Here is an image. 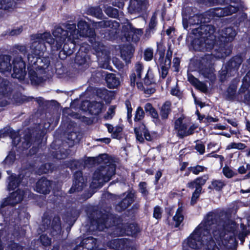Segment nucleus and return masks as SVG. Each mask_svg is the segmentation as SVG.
Segmentation results:
<instances>
[{"label": "nucleus", "mask_w": 250, "mask_h": 250, "mask_svg": "<svg viewBox=\"0 0 250 250\" xmlns=\"http://www.w3.org/2000/svg\"><path fill=\"white\" fill-rule=\"evenodd\" d=\"M88 218L90 225L101 231L112 227H115L116 229L120 230L123 224L121 217L110 213L105 210L93 209L89 213Z\"/></svg>", "instance_id": "obj_1"}, {"label": "nucleus", "mask_w": 250, "mask_h": 250, "mask_svg": "<svg viewBox=\"0 0 250 250\" xmlns=\"http://www.w3.org/2000/svg\"><path fill=\"white\" fill-rule=\"evenodd\" d=\"M89 159L92 164H104L99 167L93 173V181L99 184L106 183L115 174L116 165L111 162L112 158L108 154H101L96 157H91Z\"/></svg>", "instance_id": "obj_2"}, {"label": "nucleus", "mask_w": 250, "mask_h": 250, "mask_svg": "<svg viewBox=\"0 0 250 250\" xmlns=\"http://www.w3.org/2000/svg\"><path fill=\"white\" fill-rule=\"evenodd\" d=\"M93 26L105 40L113 41L118 38L119 23L116 21L102 20L93 22Z\"/></svg>", "instance_id": "obj_3"}, {"label": "nucleus", "mask_w": 250, "mask_h": 250, "mask_svg": "<svg viewBox=\"0 0 250 250\" xmlns=\"http://www.w3.org/2000/svg\"><path fill=\"white\" fill-rule=\"evenodd\" d=\"M237 34L234 27H227L222 30L219 40L221 42L218 48H215L214 56L217 59H224L231 51L226 48V44L232 42Z\"/></svg>", "instance_id": "obj_4"}, {"label": "nucleus", "mask_w": 250, "mask_h": 250, "mask_svg": "<svg viewBox=\"0 0 250 250\" xmlns=\"http://www.w3.org/2000/svg\"><path fill=\"white\" fill-rule=\"evenodd\" d=\"M215 53V49L214 53ZM214 54H205L197 60V64L200 73L213 83L216 80V75L214 73L213 57Z\"/></svg>", "instance_id": "obj_5"}, {"label": "nucleus", "mask_w": 250, "mask_h": 250, "mask_svg": "<svg viewBox=\"0 0 250 250\" xmlns=\"http://www.w3.org/2000/svg\"><path fill=\"white\" fill-rule=\"evenodd\" d=\"M209 241L210 239L201 229V228L197 227L188 237L187 245L189 248L197 250L200 249L202 245L205 243L207 250H220L217 246L216 248L213 246L210 248L208 246Z\"/></svg>", "instance_id": "obj_6"}, {"label": "nucleus", "mask_w": 250, "mask_h": 250, "mask_svg": "<svg viewBox=\"0 0 250 250\" xmlns=\"http://www.w3.org/2000/svg\"><path fill=\"white\" fill-rule=\"evenodd\" d=\"M244 61L241 54H237L231 57L225 64L219 72V79L221 83H224L227 78L234 76Z\"/></svg>", "instance_id": "obj_7"}, {"label": "nucleus", "mask_w": 250, "mask_h": 250, "mask_svg": "<svg viewBox=\"0 0 250 250\" xmlns=\"http://www.w3.org/2000/svg\"><path fill=\"white\" fill-rule=\"evenodd\" d=\"M223 221V219L221 218L218 214L210 211L209 212L205 217L204 223H201L197 227H200L201 229L202 230V231L207 235L208 238L210 239V241L208 245L210 248L211 247V245L212 247H215V248H217L216 244L213 239H212L211 234L212 226H219L222 224V221Z\"/></svg>", "instance_id": "obj_8"}, {"label": "nucleus", "mask_w": 250, "mask_h": 250, "mask_svg": "<svg viewBox=\"0 0 250 250\" xmlns=\"http://www.w3.org/2000/svg\"><path fill=\"white\" fill-rule=\"evenodd\" d=\"M198 4H204L207 2L211 3H222L228 1L230 4L228 6L224 8H215L212 12L213 16L217 17H223L229 15H232L233 13L239 11L241 7V2L243 1H196Z\"/></svg>", "instance_id": "obj_9"}, {"label": "nucleus", "mask_w": 250, "mask_h": 250, "mask_svg": "<svg viewBox=\"0 0 250 250\" xmlns=\"http://www.w3.org/2000/svg\"><path fill=\"white\" fill-rule=\"evenodd\" d=\"M192 40L191 45L195 51L202 52H210L214 47V43L212 39H206L202 36L192 35Z\"/></svg>", "instance_id": "obj_10"}, {"label": "nucleus", "mask_w": 250, "mask_h": 250, "mask_svg": "<svg viewBox=\"0 0 250 250\" xmlns=\"http://www.w3.org/2000/svg\"><path fill=\"white\" fill-rule=\"evenodd\" d=\"M216 28L211 24H202L197 28L192 29L190 34L194 36H202L206 39H212L215 43L216 36L214 35Z\"/></svg>", "instance_id": "obj_11"}, {"label": "nucleus", "mask_w": 250, "mask_h": 250, "mask_svg": "<svg viewBox=\"0 0 250 250\" xmlns=\"http://www.w3.org/2000/svg\"><path fill=\"white\" fill-rule=\"evenodd\" d=\"M13 73L12 77L20 80H24L27 74L26 63L21 57H15L12 61Z\"/></svg>", "instance_id": "obj_12"}, {"label": "nucleus", "mask_w": 250, "mask_h": 250, "mask_svg": "<svg viewBox=\"0 0 250 250\" xmlns=\"http://www.w3.org/2000/svg\"><path fill=\"white\" fill-rule=\"evenodd\" d=\"M86 183L87 178L83 177V171L80 170L76 171L73 174V184L69 190V193L82 191Z\"/></svg>", "instance_id": "obj_13"}, {"label": "nucleus", "mask_w": 250, "mask_h": 250, "mask_svg": "<svg viewBox=\"0 0 250 250\" xmlns=\"http://www.w3.org/2000/svg\"><path fill=\"white\" fill-rule=\"evenodd\" d=\"M52 34L56 38V40L55 41V45L54 46L56 47V50H58L61 49L62 47V44H63L62 50L66 56H70L74 52V49L75 44L73 42H71V46H69L68 44L64 43L66 39V36L63 37L61 34H58L57 36H56V35L54 34V30L52 32Z\"/></svg>", "instance_id": "obj_14"}, {"label": "nucleus", "mask_w": 250, "mask_h": 250, "mask_svg": "<svg viewBox=\"0 0 250 250\" xmlns=\"http://www.w3.org/2000/svg\"><path fill=\"white\" fill-rule=\"evenodd\" d=\"M62 27L57 26L54 29V34L57 36L61 34L63 37L66 36V39H70V37L75 34L76 25L75 23L67 22L62 24Z\"/></svg>", "instance_id": "obj_15"}, {"label": "nucleus", "mask_w": 250, "mask_h": 250, "mask_svg": "<svg viewBox=\"0 0 250 250\" xmlns=\"http://www.w3.org/2000/svg\"><path fill=\"white\" fill-rule=\"evenodd\" d=\"M29 63L31 64L36 70H44L50 65L49 58L43 57L42 56H32L28 55Z\"/></svg>", "instance_id": "obj_16"}, {"label": "nucleus", "mask_w": 250, "mask_h": 250, "mask_svg": "<svg viewBox=\"0 0 250 250\" xmlns=\"http://www.w3.org/2000/svg\"><path fill=\"white\" fill-rule=\"evenodd\" d=\"M149 1H129L128 11L131 14H144L149 5Z\"/></svg>", "instance_id": "obj_17"}, {"label": "nucleus", "mask_w": 250, "mask_h": 250, "mask_svg": "<svg viewBox=\"0 0 250 250\" xmlns=\"http://www.w3.org/2000/svg\"><path fill=\"white\" fill-rule=\"evenodd\" d=\"M77 26L78 32L81 37L95 39L96 37L95 29L91 27L90 24L85 21L80 20L78 22Z\"/></svg>", "instance_id": "obj_18"}, {"label": "nucleus", "mask_w": 250, "mask_h": 250, "mask_svg": "<svg viewBox=\"0 0 250 250\" xmlns=\"http://www.w3.org/2000/svg\"><path fill=\"white\" fill-rule=\"evenodd\" d=\"M140 231V227L137 223L127 222L122 224L119 234L121 235L135 236Z\"/></svg>", "instance_id": "obj_19"}, {"label": "nucleus", "mask_w": 250, "mask_h": 250, "mask_svg": "<svg viewBox=\"0 0 250 250\" xmlns=\"http://www.w3.org/2000/svg\"><path fill=\"white\" fill-rule=\"evenodd\" d=\"M208 174H204L201 176H199L193 180L190 181L186 185V187L189 189H195L194 191L196 192H202V187L205 185L207 180L208 179Z\"/></svg>", "instance_id": "obj_20"}, {"label": "nucleus", "mask_w": 250, "mask_h": 250, "mask_svg": "<svg viewBox=\"0 0 250 250\" xmlns=\"http://www.w3.org/2000/svg\"><path fill=\"white\" fill-rule=\"evenodd\" d=\"M52 181L42 177L38 180L36 184V191L44 195L49 194L51 190Z\"/></svg>", "instance_id": "obj_21"}, {"label": "nucleus", "mask_w": 250, "mask_h": 250, "mask_svg": "<svg viewBox=\"0 0 250 250\" xmlns=\"http://www.w3.org/2000/svg\"><path fill=\"white\" fill-rule=\"evenodd\" d=\"M135 193L132 191L128 192L126 196L115 206V210L121 212L126 209L134 202Z\"/></svg>", "instance_id": "obj_22"}, {"label": "nucleus", "mask_w": 250, "mask_h": 250, "mask_svg": "<svg viewBox=\"0 0 250 250\" xmlns=\"http://www.w3.org/2000/svg\"><path fill=\"white\" fill-rule=\"evenodd\" d=\"M31 53L28 55L32 56H43L46 50V47L42 41L40 39H36L30 45Z\"/></svg>", "instance_id": "obj_23"}, {"label": "nucleus", "mask_w": 250, "mask_h": 250, "mask_svg": "<svg viewBox=\"0 0 250 250\" xmlns=\"http://www.w3.org/2000/svg\"><path fill=\"white\" fill-rule=\"evenodd\" d=\"M184 119V115H182L174 122V129L177 131V136L180 139H183L186 137V132L188 126V123L183 122Z\"/></svg>", "instance_id": "obj_24"}, {"label": "nucleus", "mask_w": 250, "mask_h": 250, "mask_svg": "<svg viewBox=\"0 0 250 250\" xmlns=\"http://www.w3.org/2000/svg\"><path fill=\"white\" fill-rule=\"evenodd\" d=\"M88 51L89 49L88 48L81 46L75 58V63L79 66L85 65V66H86L88 65L87 61L89 59V57L87 54Z\"/></svg>", "instance_id": "obj_25"}, {"label": "nucleus", "mask_w": 250, "mask_h": 250, "mask_svg": "<svg viewBox=\"0 0 250 250\" xmlns=\"http://www.w3.org/2000/svg\"><path fill=\"white\" fill-rule=\"evenodd\" d=\"M136 34V29L133 26L131 23L128 22L123 25L121 30L122 39L125 38V41L128 42H131Z\"/></svg>", "instance_id": "obj_26"}, {"label": "nucleus", "mask_w": 250, "mask_h": 250, "mask_svg": "<svg viewBox=\"0 0 250 250\" xmlns=\"http://www.w3.org/2000/svg\"><path fill=\"white\" fill-rule=\"evenodd\" d=\"M27 69L28 77L32 84L37 85L43 82V78L38 75L37 73L38 70H36L31 64H28Z\"/></svg>", "instance_id": "obj_27"}, {"label": "nucleus", "mask_w": 250, "mask_h": 250, "mask_svg": "<svg viewBox=\"0 0 250 250\" xmlns=\"http://www.w3.org/2000/svg\"><path fill=\"white\" fill-rule=\"evenodd\" d=\"M37 141L41 142V138L40 135H36L34 137L30 131H28L23 136V141L21 144V147L23 149H27L32 146L33 142Z\"/></svg>", "instance_id": "obj_28"}, {"label": "nucleus", "mask_w": 250, "mask_h": 250, "mask_svg": "<svg viewBox=\"0 0 250 250\" xmlns=\"http://www.w3.org/2000/svg\"><path fill=\"white\" fill-rule=\"evenodd\" d=\"M11 56L9 55H0V72H10L12 65L10 63Z\"/></svg>", "instance_id": "obj_29"}, {"label": "nucleus", "mask_w": 250, "mask_h": 250, "mask_svg": "<svg viewBox=\"0 0 250 250\" xmlns=\"http://www.w3.org/2000/svg\"><path fill=\"white\" fill-rule=\"evenodd\" d=\"M237 86L238 83L236 81L233 80L230 82L225 92L226 100L231 101L235 100L237 97Z\"/></svg>", "instance_id": "obj_30"}, {"label": "nucleus", "mask_w": 250, "mask_h": 250, "mask_svg": "<svg viewBox=\"0 0 250 250\" xmlns=\"http://www.w3.org/2000/svg\"><path fill=\"white\" fill-rule=\"evenodd\" d=\"M134 52V48L131 44L124 45L120 50L121 56L126 63L130 62Z\"/></svg>", "instance_id": "obj_31"}, {"label": "nucleus", "mask_w": 250, "mask_h": 250, "mask_svg": "<svg viewBox=\"0 0 250 250\" xmlns=\"http://www.w3.org/2000/svg\"><path fill=\"white\" fill-rule=\"evenodd\" d=\"M104 107V104L102 102L93 101L88 102L87 106V110L92 115H98L100 114Z\"/></svg>", "instance_id": "obj_32"}, {"label": "nucleus", "mask_w": 250, "mask_h": 250, "mask_svg": "<svg viewBox=\"0 0 250 250\" xmlns=\"http://www.w3.org/2000/svg\"><path fill=\"white\" fill-rule=\"evenodd\" d=\"M81 211L75 208H71L65 215L64 219L65 220L69 225L72 226L76 222L78 218L79 217Z\"/></svg>", "instance_id": "obj_33"}, {"label": "nucleus", "mask_w": 250, "mask_h": 250, "mask_svg": "<svg viewBox=\"0 0 250 250\" xmlns=\"http://www.w3.org/2000/svg\"><path fill=\"white\" fill-rule=\"evenodd\" d=\"M106 86L110 89L117 88L120 84V78L114 73H107L105 77Z\"/></svg>", "instance_id": "obj_34"}, {"label": "nucleus", "mask_w": 250, "mask_h": 250, "mask_svg": "<svg viewBox=\"0 0 250 250\" xmlns=\"http://www.w3.org/2000/svg\"><path fill=\"white\" fill-rule=\"evenodd\" d=\"M144 109L146 112L148 113V115L153 119V121L156 125L161 123V122L159 118L158 113L151 103H147L146 104Z\"/></svg>", "instance_id": "obj_35"}, {"label": "nucleus", "mask_w": 250, "mask_h": 250, "mask_svg": "<svg viewBox=\"0 0 250 250\" xmlns=\"http://www.w3.org/2000/svg\"><path fill=\"white\" fill-rule=\"evenodd\" d=\"M85 250H96L98 248L97 240L92 236L83 239L80 243Z\"/></svg>", "instance_id": "obj_36"}, {"label": "nucleus", "mask_w": 250, "mask_h": 250, "mask_svg": "<svg viewBox=\"0 0 250 250\" xmlns=\"http://www.w3.org/2000/svg\"><path fill=\"white\" fill-rule=\"evenodd\" d=\"M108 247L111 249L115 250H124L127 245L123 239H114L107 243Z\"/></svg>", "instance_id": "obj_37"}, {"label": "nucleus", "mask_w": 250, "mask_h": 250, "mask_svg": "<svg viewBox=\"0 0 250 250\" xmlns=\"http://www.w3.org/2000/svg\"><path fill=\"white\" fill-rule=\"evenodd\" d=\"M160 115L162 120H166L168 118L171 109V103L169 101L165 102L160 107Z\"/></svg>", "instance_id": "obj_38"}, {"label": "nucleus", "mask_w": 250, "mask_h": 250, "mask_svg": "<svg viewBox=\"0 0 250 250\" xmlns=\"http://www.w3.org/2000/svg\"><path fill=\"white\" fill-rule=\"evenodd\" d=\"M12 54L15 57H28L27 48L24 45L15 44L12 48Z\"/></svg>", "instance_id": "obj_39"}, {"label": "nucleus", "mask_w": 250, "mask_h": 250, "mask_svg": "<svg viewBox=\"0 0 250 250\" xmlns=\"http://www.w3.org/2000/svg\"><path fill=\"white\" fill-rule=\"evenodd\" d=\"M211 234L212 238L213 237L216 241H222L224 239L226 233L222 226L220 227L219 225L215 226L212 231L211 230Z\"/></svg>", "instance_id": "obj_40"}, {"label": "nucleus", "mask_w": 250, "mask_h": 250, "mask_svg": "<svg viewBox=\"0 0 250 250\" xmlns=\"http://www.w3.org/2000/svg\"><path fill=\"white\" fill-rule=\"evenodd\" d=\"M70 150L63 148H59V150L52 151L51 155L53 158L57 160H62L66 158L69 155Z\"/></svg>", "instance_id": "obj_41"}, {"label": "nucleus", "mask_w": 250, "mask_h": 250, "mask_svg": "<svg viewBox=\"0 0 250 250\" xmlns=\"http://www.w3.org/2000/svg\"><path fill=\"white\" fill-rule=\"evenodd\" d=\"M221 225H222L223 229H224V230L226 233H234L237 228L236 223L234 221L230 219H228L227 220H224L223 219Z\"/></svg>", "instance_id": "obj_42"}, {"label": "nucleus", "mask_w": 250, "mask_h": 250, "mask_svg": "<svg viewBox=\"0 0 250 250\" xmlns=\"http://www.w3.org/2000/svg\"><path fill=\"white\" fill-rule=\"evenodd\" d=\"M144 129H145V124L144 122H140L136 124V126L134 128L136 140L140 143H144L145 142L142 134L143 130H144Z\"/></svg>", "instance_id": "obj_43"}, {"label": "nucleus", "mask_w": 250, "mask_h": 250, "mask_svg": "<svg viewBox=\"0 0 250 250\" xmlns=\"http://www.w3.org/2000/svg\"><path fill=\"white\" fill-rule=\"evenodd\" d=\"M12 91V89L8 85V82L5 81L3 83H1L0 89V97L2 99L7 100L11 96Z\"/></svg>", "instance_id": "obj_44"}, {"label": "nucleus", "mask_w": 250, "mask_h": 250, "mask_svg": "<svg viewBox=\"0 0 250 250\" xmlns=\"http://www.w3.org/2000/svg\"><path fill=\"white\" fill-rule=\"evenodd\" d=\"M36 39H40L43 41L44 43H48L52 45L55 43L56 38H53L49 32H44L42 34H38L36 35Z\"/></svg>", "instance_id": "obj_45"}, {"label": "nucleus", "mask_w": 250, "mask_h": 250, "mask_svg": "<svg viewBox=\"0 0 250 250\" xmlns=\"http://www.w3.org/2000/svg\"><path fill=\"white\" fill-rule=\"evenodd\" d=\"M21 182V178L16 175H11L9 177V182L7 188L9 191L14 190L18 188Z\"/></svg>", "instance_id": "obj_46"}, {"label": "nucleus", "mask_w": 250, "mask_h": 250, "mask_svg": "<svg viewBox=\"0 0 250 250\" xmlns=\"http://www.w3.org/2000/svg\"><path fill=\"white\" fill-rule=\"evenodd\" d=\"M226 186V184L224 181L213 179L211 182V184L208 188L209 189L215 190L216 191H221Z\"/></svg>", "instance_id": "obj_47"}, {"label": "nucleus", "mask_w": 250, "mask_h": 250, "mask_svg": "<svg viewBox=\"0 0 250 250\" xmlns=\"http://www.w3.org/2000/svg\"><path fill=\"white\" fill-rule=\"evenodd\" d=\"M51 233H54L55 232V234H58L60 233L62 228H61V219L59 216H55L52 221L51 226Z\"/></svg>", "instance_id": "obj_48"}, {"label": "nucleus", "mask_w": 250, "mask_h": 250, "mask_svg": "<svg viewBox=\"0 0 250 250\" xmlns=\"http://www.w3.org/2000/svg\"><path fill=\"white\" fill-rule=\"evenodd\" d=\"M166 51V47L163 43H157V50L155 56V59L156 60V56L157 55H159L158 62L160 65L163 64V60L164 59L165 54Z\"/></svg>", "instance_id": "obj_49"}, {"label": "nucleus", "mask_w": 250, "mask_h": 250, "mask_svg": "<svg viewBox=\"0 0 250 250\" xmlns=\"http://www.w3.org/2000/svg\"><path fill=\"white\" fill-rule=\"evenodd\" d=\"M16 1H0V9L11 12L16 7Z\"/></svg>", "instance_id": "obj_50"}, {"label": "nucleus", "mask_w": 250, "mask_h": 250, "mask_svg": "<svg viewBox=\"0 0 250 250\" xmlns=\"http://www.w3.org/2000/svg\"><path fill=\"white\" fill-rule=\"evenodd\" d=\"M10 197L13 201V205H16L23 200V192L18 189L15 191L12 192Z\"/></svg>", "instance_id": "obj_51"}, {"label": "nucleus", "mask_w": 250, "mask_h": 250, "mask_svg": "<svg viewBox=\"0 0 250 250\" xmlns=\"http://www.w3.org/2000/svg\"><path fill=\"white\" fill-rule=\"evenodd\" d=\"M138 190L141 193L142 196L146 199L149 194L147 188V183L146 182H140L138 184Z\"/></svg>", "instance_id": "obj_52"}, {"label": "nucleus", "mask_w": 250, "mask_h": 250, "mask_svg": "<svg viewBox=\"0 0 250 250\" xmlns=\"http://www.w3.org/2000/svg\"><path fill=\"white\" fill-rule=\"evenodd\" d=\"M88 14L99 19H102L103 16L102 10L99 6L90 7L87 10Z\"/></svg>", "instance_id": "obj_53"}, {"label": "nucleus", "mask_w": 250, "mask_h": 250, "mask_svg": "<svg viewBox=\"0 0 250 250\" xmlns=\"http://www.w3.org/2000/svg\"><path fill=\"white\" fill-rule=\"evenodd\" d=\"M63 165L65 167L73 170L80 168L82 163L79 160L73 159L65 161Z\"/></svg>", "instance_id": "obj_54"}, {"label": "nucleus", "mask_w": 250, "mask_h": 250, "mask_svg": "<svg viewBox=\"0 0 250 250\" xmlns=\"http://www.w3.org/2000/svg\"><path fill=\"white\" fill-rule=\"evenodd\" d=\"M16 160V153L14 151H10L7 155V156L5 157V158L4 159V160L2 161V163L4 166H7L8 167H10L14 164Z\"/></svg>", "instance_id": "obj_55"}, {"label": "nucleus", "mask_w": 250, "mask_h": 250, "mask_svg": "<svg viewBox=\"0 0 250 250\" xmlns=\"http://www.w3.org/2000/svg\"><path fill=\"white\" fill-rule=\"evenodd\" d=\"M145 116V113L143 108L139 106L137 107L135 114L134 121L135 122V125L140 122H143L142 121L144 119Z\"/></svg>", "instance_id": "obj_56"}, {"label": "nucleus", "mask_w": 250, "mask_h": 250, "mask_svg": "<svg viewBox=\"0 0 250 250\" xmlns=\"http://www.w3.org/2000/svg\"><path fill=\"white\" fill-rule=\"evenodd\" d=\"M130 81V85L132 87H134L135 85H137V88L141 90H144L145 87L144 86L143 83L142 82H136V74L134 72L131 73V74L129 76Z\"/></svg>", "instance_id": "obj_57"}, {"label": "nucleus", "mask_w": 250, "mask_h": 250, "mask_svg": "<svg viewBox=\"0 0 250 250\" xmlns=\"http://www.w3.org/2000/svg\"><path fill=\"white\" fill-rule=\"evenodd\" d=\"M104 11L109 17L115 19H118L119 18V10L111 6L105 7Z\"/></svg>", "instance_id": "obj_58"}, {"label": "nucleus", "mask_w": 250, "mask_h": 250, "mask_svg": "<svg viewBox=\"0 0 250 250\" xmlns=\"http://www.w3.org/2000/svg\"><path fill=\"white\" fill-rule=\"evenodd\" d=\"M157 14L156 12H154L153 13L149 22L148 23V28L146 29V32H147L148 31H152L153 32L156 30V27L157 25Z\"/></svg>", "instance_id": "obj_59"}, {"label": "nucleus", "mask_w": 250, "mask_h": 250, "mask_svg": "<svg viewBox=\"0 0 250 250\" xmlns=\"http://www.w3.org/2000/svg\"><path fill=\"white\" fill-rule=\"evenodd\" d=\"M190 18V26L194 25H201L202 23V16L200 14H192L189 13Z\"/></svg>", "instance_id": "obj_60"}, {"label": "nucleus", "mask_w": 250, "mask_h": 250, "mask_svg": "<svg viewBox=\"0 0 250 250\" xmlns=\"http://www.w3.org/2000/svg\"><path fill=\"white\" fill-rule=\"evenodd\" d=\"M188 169L193 174L198 175L201 172L207 171L208 168L204 166L197 165L195 166L189 167L188 168Z\"/></svg>", "instance_id": "obj_61"}, {"label": "nucleus", "mask_w": 250, "mask_h": 250, "mask_svg": "<svg viewBox=\"0 0 250 250\" xmlns=\"http://www.w3.org/2000/svg\"><path fill=\"white\" fill-rule=\"evenodd\" d=\"M180 210V208H178L176 211L175 215L173 217V220L175 222V228L179 227L184 219L183 215L179 212Z\"/></svg>", "instance_id": "obj_62"}, {"label": "nucleus", "mask_w": 250, "mask_h": 250, "mask_svg": "<svg viewBox=\"0 0 250 250\" xmlns=\"http://www.w3.org/2000/svg\"><path fill=\"white\" fill-rule=\"evenodd\" d=\"M23 247L19 243H16L14 240H11L8 244L7 250H23Z\"/></svg>", "instance_id": "obj_63"}, {"label": "nucleus", "mask_w": 250, "mask_h": 250, "mask_svg": "<svg viewBox=\"0 0 250 250\" xmlns=\"http://www.w3.org/2000/svg\"><path fill=\"white\" fill-rule=\"evenodd\" d=\"M222 172L224 175L227 178H231L237 175V173L233 171L227 165L223 168Z\"/></svg>", "instance_id": "obj_64"}]
</instances>
